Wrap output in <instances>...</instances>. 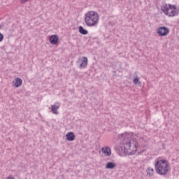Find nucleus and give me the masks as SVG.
<instances>
[{"label": "nucleus", "mask_w": 179, "mask_h": 179, "mask_svg": "<svg viewBox=\"0 0 179 179\" xmlns=\"http://www.w3.org/2000/svg\"><path fill=\"white\" fill-rule=\"evenodd\" d=\"M169 8L170 9H174V10H177V5L169 4Z\"/></svg>", "instance_id": "obj_17"}, {"label": "nucleus", "mask_w": 179, "mask_h": 179, "mask_svg": "<svg viewBox=\"0 0 179 179\" xmlns=\"http://www.w3.org/2000/svg\"><path fill=\"white\" fill-rule=\"evenodd\" d=\"M117 165L114 162H107L106 165V169L108 170H113Z\"/></svg>", "instance_id": "obj_10"}, {"label": "nucleus", "mask_w": 179, "mask_h": 179, "mask_svg": "<svg viewBox=\"0 0 179 179\" xmlns=\"http://www.w3.org/2000/svg\"><path fill=\"white\" fill-rule=\"evenodd\" d=\"M161 10L167 16L169 13V10H170V4L165 3L161 7Z\"/></svg>", "instance_id": "obj_6"}, {"label": "nucleus", "mask_w": 179, "mask_h": 179, "mask_svg": "<svg viewBox=\"0 0 179 179\" xmlns=\"http://www.w3.org/2000/svg\"><path fill=\"white\" fill-rule=\"evenodd\" d=\"M29 0H20L21 3H26Z\"/></svg>", "instance_id": "obj_20"}, {"label": "nucleus", "mask_w": 179, "mask_h": 179, "mask_svg": "<svg viewBox=\"0 0 179 179\" xmlns=\"http://www.w3.org/2000/svg\"><path fill=\"white\" fill-rule=\"evenodd\" d=\"M66 139L69 142H72V141H75V134L72 131H69L66 134Z\"/></svg>", "instance_id": "obj_8"}, {"label": "nucleus", "mask_w": 179, "mask_h": 179, "mask_svg": "<svg viewBox=\"0 0 179 179\" xmlns=\"http://www.w3.org/2000/svg\"><path fill=\"white\" fill-rule=\"evenodd\" d=\"M22 83H23V80H22L20 78H17L15 79V83L14 84V86H15V87H20Z\"/></svg>", "instance_id": "obj_12"}, {"label": "nucleus", "mask_w": 179, "mask_h": 179, "mask_svg": "<svg viewBox=\"0 0 179 179\" xmlns=\"http://www.w3.org/2000/svg\"><path fill=\"white\" fill-rule=\"evenodd\" d=\"M119 139L124 144V147H121L119 150H121L122 153L127 155H135L138 150V141L132 138L131 133H124L119 136Z\"/></svg>", "instance_id": "obj_1"}, {"label": "nucleus", "mask_w": 179, "mask_h": 179, "mask_svg": "<svg viewBox=\"0 0 179 179\" xmlns=\"http://www.w3.org/2000/svg\"><path fill=\"white\" fill-rule=\"evenodd\" d=\"M85 23L88 27H96L99 24V20H100V16L96 11H88L85 15Z\"/></svg>", "instance_id": "obj_2"}, {"label": "nucleus", "mask_w": 179, "mask_h": 179, "mask_svg": "<svg viewBox=\"0 0 179 179\" xmlns=\"http://www.w3.org/2000/svg\"><path fill=\"white\" fill-rule=\"evenodd\" d=\"M3 41V34L0 32V43Z\"/></svg>", "instance_id": "obj_18"}, {"label": "nucleus", "mask_w": 179, "mask_h": 179, "mask_svg": "<svg viewBox=\"0 0 179 179\" xmlns=\"http://www.w3.org/2000/svg\"><path fill=\"white\" fill-rule=\"evenodd\" d=\"M102 153L108 157L111 156V150L110 149V147H106L105 148H102Z\"/></svg>", "instance_id": "obj_9"}, {"label": "nucleus", "mask_w": 179, "mask_h": 179, "mask_svg": "<svg viewBox=\"0 0 179 179\" xmlns=\"http://www.w3.org/2000/svg\"><path fill=\"white\" fill-rule=\"evenodd\" d=\"M147 171V176L148 177H152L153 176V173H155V170L153 169L148 168Z\"/></svg>", "instance_id": "obj_15"}, {"label": "nucleus", "mask_w": 179, "mask_h": 179, "mask_svg": "<svg viewBox=\"0 0 179 179\" xmlns=\"http://www.w3.org/2000/svg\"><path fill=\"white\" fill-rule=\"evenodd\" d=\"M133 83H134V85L138 84V86H142V83H141V81H139V78H138V77L135 78L133 80Z\"/></svg>", "instance_id": "obj_16"}, {"label": "nucleus", "mask_w": 179, "mask_h": 179, "mask_svg": "<svg viewBox=\"0 0 179 179\" xmlns=\"http://www.w3.org/2000/svg\"><path fill=\"white\" fill-rule=\"evenodd\" d=\"M81 61L83 62L80 65V68H85L87 65V57H83Z\"/></svg>", "instance_id": "obj_11"}, {"label": "nucleus", "mask_w": 179, "mask_h": 179, "mask_svg": "<svg viewBox=\"0 0 179 179\" xmlns=\"http://www.w3.org/2000/svg\"><path fill=\"white\" fill-rule=\"evenodd\" d=\"M78 31H79V33H80V34H83V36H86V34H89V31L85 29V28H83V27L82 26H80L78 27Z\"/></svg>", "instance_id": "obj_13"}, {"label": "nucleus", "mask_w": 179, "mask_h": 179, "mask_svg": "<svg viewBox=\"0 0 179 179\" xmlns=\"http://www.w3.org/2000/svg\"><path fill=\"white\" fill-rule=\"evenodd\" d=\"M0 29H1V25H0Z\"/></svg>", "instance_id": "obj_21"}, {"label": "nucleus", "mask_w": 179, "mask_h": 179, "mask_svg": "<svg viewBox=\"0 0 179 179\" xmlns=\"http://www.w3.org/2000/svg\"><path fill=\"white\" fill-rule=\"evenodd\" d=\"M155 169L159 176H166L170 170V164L169 161L164 159L155 160Z\"/></svg>", "instance_id": "obj_3"}, {"label": "nucleus", "mask_w": 179, "mask_h": 179, "mask_svg": "<svg viewBox=\"0 0 179 179\" xmlns=\"http://www.w3.org/2000/svg\"><path fill=\"white\" fill-rule=\"evenodd\" d=\"M167 16H169V17H174V16H178V11H177L176 10H173L169 13V15Z\"/></svg>", "instance_id": "obj_14"}, {"label": "nucleus", "mask_w": 179, "mask_h": 179, "mask_svg": "<svg viewBox=\"0 0 179 179\" xmlns=\"http://www.w3.org/2000/svg\"><path fill=\"white\" fill-rule=\"evenodd\" d=\"M6 179H15V177H13V175H10V176H8Z\"/></svg>", "instance_id": "obj_19"}, {"label": "nucleus", "mask_w": 179, "mask_h": 179, "mask_svg": "<svg viewBox=\"0 0 179 179\" xmlns=\"http://www.w3.org/2000/svg\"><path fill=\"white\" fill-rule=\"evenodd\" d=\"M157 33L158 36H160L161 37H164L170 33V29L167 28V27H159L157 30Z\"/></svg>", "instance_id": "obj_4"}, {"label": "nucleus", "mask_w": 179, "mask_h": 179, "mask_svg": "<svg viewBox=\"0 0 179 179\" xmlns=\"http://www.w3.org/2000/svg\"><path fill=\"white\" fill-rule=\"evenodd\" d=\"M51 110H52V113L53 114H56L58 115V109L59 108V107H61V106L59 105V103L57 102L55 103L54 105H51Z\"/></svg>", "instance_id": "obj_5"}, {"label": "nucleus", "mask_w": 179, "mask_h": 179, "mask_svg": "<svg viewBox=\"0 0 179 179\" xmlns=\"http://www.w3.org/2000/svg\"><path fill=\"white\" fill-rule=\"evenodd\" d=\"M50 44H52L53 45H55V44H57V43H58L59 38L58 37L57 35H52L50 37Z\"/></svg>", "instance_id": "obj_7"}]
</instances>
